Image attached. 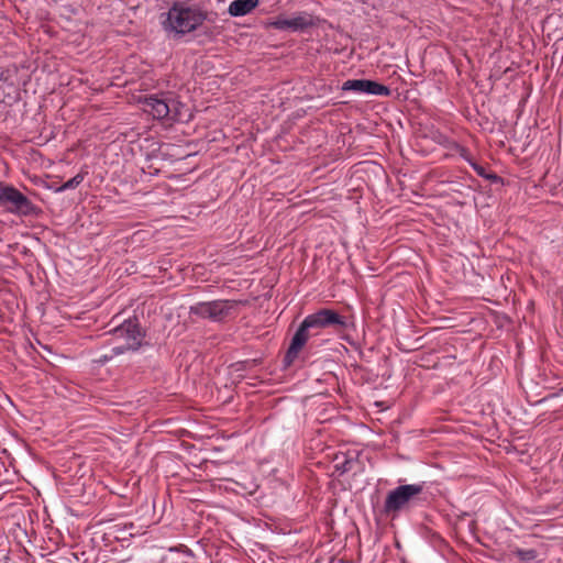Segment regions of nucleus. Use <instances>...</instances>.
Here are the masks:
<instances>
[{"label": "nucleus", "mask_w": 563, "mask_h": 563, "mask_svg": "<svg viewBox=\"0 0 563 563\" xmlns=\"http://www.w3.org/2000/svg\"><path fill=\"white\" fill-rule=\"evenodd\" d=\"M112 335L115 340L122 341L121 345H126V351L139 350L144 338L136 319L124 320L112 330Z\"/></svg>", "instance_id": "6"}, {"label": "nucleus", "mask_w": 563, "mask_h": 563, "mask_svg": "<svg viewBox=\"0 0 563 563\" xmlns=\"http://www.w3.org/2000/svg\"><path fill=\"white\" fill-rule=\"evenodd\" d=\"M454 148H455L456 153H457L462 158H464L466 162H468L470 164H471V162H473V158H472V156H471V153H470V151H468L466 147H464V146H462V145H460V144H456V143H455V144H454Z\"/></svg>", "instance_id": "16"}, {"label": "nucleus", "mask_w": 563, "mask_h": 563, "mask_svg": "<svg viewBox=\"0 0 563 563\" xmlns=\"http://www.w3.org/2000/svg\"><path fill=\"white\" fill-rule=\"evenodd\" d=\"M126 352V345H117L110 350L109 353L100 355L98 358L95 360L98 364H106L107 362L111 361L114 356L123 354Z\"/></svg>", "instance_id": "12"}, {"label": "nucleus", "mask_w": 563, "mask_h": 563, "mask_svg": "<svg viewBox=\"0 0 563 563\" xmlns=\"http://www.w3.org/2000/svg\"><path fill=\"white\" fill-rule=\"evenodd\" d=\"M423 489L421 484L400 485L390 490L384 503V512L386 515H397L409 501L418 496Z\"/></svg>", "instance_id": "4"}, {"label": "nucleus", "mask_w": 563, "mask_h": 563, "mask_svg": "<svg viewBox=\"0 0 563 563\" xmlns=\"http://www.w3.org/2000/svg\"><path fill=\"white\" fill-rule=\"evenodd\" d=\"M238 303L235 300L198 302L190 307V313L203 319L221 321L233 312Z\"/></svg>", "instance_id": "5"}, {"label": "nucleus", "mask_w": 563, "mask_h": 563, "mask_svg": "<svg viewBox=\"0 0 563 563\" xmlns=\"http://www.w3.org/2000/svg\"><path fill=\"white\" fill-rule=\"evenodd\" d=\"M471 166L474 168V170L482 177H486L488 178V176L485 174V168L481 165H478L477 163H475L474 161L471 162Z\"/></svg>", "instance_id": "17"}, {"label": "nucleus", "mask_w": 563, "mask_h": 563, "mask_svg": "<svg viewBox=\"0 0 563 563\" xmlns=\"http://www.w3.org/2000/svg\"><path fill=\"white\" fill-rule=\"evenodd\" d=\"M514 553L519 559V561L522 563H531L538 556V552L533 549H528V550L516 549L514 551Z\"/></svg>", "instance_id": "14"}, {"label": "nucleus", "mask_w": 563, "mask_h": 563, "mask_svg": "<svg viewBox=\"0 0 563 563\" xmlns=\"http://www.w3.org/2000/svg\"><path fill=\"white\" fill-rule=\"evenodd\" d=\"M303 320L308 323L310 330L328 327L344 328L346 325L344 318L331 309H320L307 316Z\"/></svg>", "instance_id": "7"}, {"label": "nucleus", "mask_w": 563, "mask_h": 563, "mask_svg": "<svg viewBox=\"0 0 563 563\" xmlns=\"http://www.w3.org/2000/svg\"><path fill=\"white\" fill-rule=\"evenodd\" d=\"M205 19L206 15L200 10L176 3L168 10L162 23L165 31L184 35L195 31Z\"/></svg>", "instance_id": "1"}, {"label": "nucleus", "mask_w": 563, "mask_h": 563, "mask_svg": "<svg viewBox=\"0 0 563 563\" xmlns=\"http://www.w3.org/2000/svg\"><path fill=\"white\" fill-rule=\"evenodd\" d=\"M0 208L16 217H36L41 209L11 185L0 184Z\"/></svg>", "instance_id": "2"}, {"label": "nucleus", "mask_w": 563, "mask_h": 563, "mask_svg": "<svg viewBox=\"0 0 563 563\" xmlns=\"http://www.w3.org/2000/svg\"><path fill=\"white\" fill-rule=\"evenodd\" d=\"M87 173H78L76 176L64 183L60 187L57 188V192H63L68 189H74L78 187L85 179Z\"/></svg>", "instance_id": "13"}, {"label": "nucleus", "mask_w": 563, "mask_h": 563, "mask_svg": "<svg viewBox=\"0 0 563 563\" xmlns=\"http://www.w3.org/2000/svg\"><path fill=\"white\" fill-rule=\"evenodd\" d=\"M276 25L279 27V29H286V27H289V29H298V27H301L303 24L301 23V19L297 18V19H291V20H283V21H278L276 23Z\"/></svg>", "instance_id": "15"}, {"label": "nucleus", "mask_w": 563, "mask_h": 563, "mask_svg": "<svg viewBox=\"0 0 563 563\" xmlns=\"http://www.w3.org/2000/svg\"><path fill=\"white\" fill-rule=\"evenodd\" d=\"M342 90L373 96H389V87L369 79H349L343 82Z\"/></svg>", "instance_id": "8"}, {"label": "nucleus", "mask_w": 563, "mask_h": 563, "mask_svg": "<svg viewBox=\"0 0 563 563\" xmlns=\"http://www.w3.org/2000/svg\"><path fill=\"white\" fill-rule=\"evenodd\" d=\"M1 102H5V92L2 88V86L0 85V103Z\"/></svg>", "instance_id": "18"}, {"label": "nucleus", "mask_w": 563, "mask_h": 563, "mask_svg": "<svg viewBox=\"0 0 563 563\" xmlns=\"http://www.w3.org/2000/svg\"><path fill=\"white\" fill-rule=\"evenodd\" d=\"M184 106L173 97L151 95L142 100V109L157 120L179 121Z\"/></svg>", "instance_id": "3"}, {"label": "nucleus", "mask_w": 563, "mask_h": 563, "mask_svg": "<svg viewBox=\"0 0 563 563\" xmlns=\"http://www.w3.org/2000/svg\"><path fill=\"white\" fill-rule=\"evenodd\" d=\"M357 463V460L353 456H349L344 453L336 454L334 457V468L340 472V474H344L354 468V465Z\"/></svg>", "instance_id": "11"}, {"label": "nucleus", "mask_w": 563, "mask_h": 563, "mask_svg": "<svg viewBox=\"0 0 563 563\" xmlns=\"http://www.w3.org/2000/svg\"><path fill=\"white\" fill-rule=\"evenodd\" d=\"M309 330H310V328H309L308 323L303 320L300 323L297 331L295 332V334L291 339L290 345L286 352L285 363L287 365H290L297 358L299 352L307 343V341L310 336Z\"/></svg>", "instance_id": "9"}, {"label": "nucleus", "mask_w": 563, "mask_h": 563, "mask_svg": "<svg viewBox=\"0 0 563 563\" xmlns=\"http://www.w3.org/2000/svg\"><path fill=\"white\" fill-rule=\"evenodd\" d=\"M260 3V0H234L230 3L228 12L232 16L249 14Z\"/></svg>", "instance_id": "10"}]
</instances>
